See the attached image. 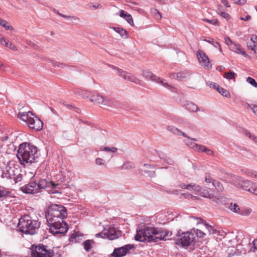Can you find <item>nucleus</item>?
<instances>
[{"label":"nucleus","mask_w":257,"mask_h":257,"mask_svg":"<svg viewBox=\"0 0 257 257\" xmlns=\"http://www.w3.org/2000/svg\"><path fill=\"white\" fill-rule=\"evenodd\" d=\"M244 133L246 137H247L250 140L253 141L255 143L257 144V136L254 134L250 133L247 130L244 131Z\"/></svg>","instance_id":"72a5a7b5"},{"label":"nucleus","mask_w":257,"mask_h":257,"mask_svg":"<svg viewBox=\"0 0 257 257\" xmlns=\"http://www.w3.org/2000/svg\"><path fill=\"white\" fill-rule=\"evenodd\" d=\"M57 14L58 15H59V16H60L61 17L65 18V19H66L67 20H78V18H76V17L75 16H67V15H64L62 14H61L59 12H57Z\"/></svg>","instance_id":"a19ab883"},{"label":"nucleus","mask_w":257,"mask_h":257,"mask_svg":"<svg viewBox=\"0 0 257 257\" xmlns=\"http://www.w3.org/2000/svg\"><path fill=\"white\" fill-rule=\"evenodd\" d=\"M145 172L147 173L151 177H154L156 176V172L155 171H145Z\"/></svg>","instance_id":"052dcab7"},{"label":"nucleus","mask_w":257,"mask_h":257,"mask_svg":"<svg viewBox=\"0 0 257 257\" xmlns=\"http://www.w3.org/2000/svg\"><path fill=\"white\" fill-rule=\"evenodd\" d=\"M202 20L204 22L209 23L213 25H218V22L216 19H212V20H209L208 19H203Z\"/></svg>","instance_id":"a18cd8bd"},{"label":"nucleus","mask_w":257,"mask_h":257,"mask_svg":"<svg viewBox=\"0 0 257 257\" xmlns=\"http://www.w3.org/2000/svg\"><path fill=\"white\" fill-rule=\"evenodd\" d=\"M215 180H214L209 174H206L205 181L207 183H211L213 184V182L215 181Z\"/></svg>","instance_id":"3c124183"},{"label":"nucleus","mask_w":257,"mask_h":257,"mask_svg":"<svg viewBox=\"0 0 257 257\" xmlns=\"http://www.w3.org/2000/svg\"><path fill=\"white\" fill-rule=\"evenodd\" d=\"M199 194L202 197L208 198L211 199L213 201L217 203L220 202V198L217 196L214 195L212 191L208 188H202L201 191L199 192Z\"/></svg>","instance_id":"a211bd4d"},{"label":"nucleus","mask_w":257,"mask_h":257,"mask_svg":"<svg viewBox=\"0 0 257 257\" xmlns=\"http://www.w3.org/2000/svg\"><path fill=\"white\" fill-rule=\"evenodd\" d=\"M229 208L230 210L234 212L237 213L238 214H241L239 211V207L236 203H230L229 206Z\"/></svg>","instance_id":"f704fd0d"},{"label":"nucleus","mask_w":257,"mask_h":257,"mask_svg":"<svg viewBox=\"0 0 257 257\" xmlns=\"http://www.w3.org/2000/svg\"><path fill=\"white\" fill-rule=\"evenodd\" d=\"M212 186L218 191L221 192L223 189L222 185L218 181L215 180L213 182Z\"/></svg>","instance_id":"c9c22d12"},{"label":"nucleus","mask_w":257,"mask_h":257,"mask_svg":"<svg viewBox=\"0 0 257 257\" xmlns=\"http://www.w3.org/2000/svg\"><path fill=\"white\" fill-rule=\"evenodd\" d=\"M0 25L5 28L6 30H13V27L6 21L0 18Z\"/></svg>","instance_id":"473e14b6"},{"label":"nucleus","mask_w":257,"mask_h":257,"mask_svg":"<svg viewBox=\"0 0 257 257\" xmlns=\"http://www.w3.org/2000/svg\"><path fill=\"white\" fill-rule=\"evenodd\" d=\"M119 16L124 18L131 26L134 25L133 20L130 14H128L127 13H125V12L123 10H120L119 11Z\"/></svg>","instance_id":"a878e982"},{"label":"nucleus","mask_w":257,"mask_h":257,"mask_svg":"<svg viewBox=\"0 0 257 257\" xmlns=\"http://www.w3.org/2000/svg\"><path fill=\"white\" fill-rule=\"evenodd\" d=\"M250 41H252V43L255 45V47L257 48V36H253L251 37Z\"/></svg>","instance_id":"bf43d9fd"},{"label":"nucleus","mask_w":257,"mask_h":257,"mask_svg":"<svg viewBox=\"0 0 257 257\" xmlns=\"http://www.w3.org/2000/svg\"><path fill=\"white\" fill-rule=\"evenodd\" d=\"M235 73L233 71L226 72L224 74V77L227 79L230 80L234 78Z\"/></svg>","instance_id":"79ce46f5"},{"label":"nucleus","mask_w":257,"mask_h":257,"mask_svg":"<svg viewBox=\"0 0 257 257\" xmlns=\"http://www.w3.org/2000/svg\"><path fill=\"white\" fill-rule=\"evenodd\" d=\"M156 228L145 227L143 229H137L135 236V239L139 241L153 242L154 233Z\"/></svg>","instance_id":"6e6552de"},{"label":"nucleus","mask_w":257,"mask_h":257,"mask_svg":"<svg viewBox=\"0 0 257 257\" xmlns=\"http://www.w3.org/2000/svg\"><path fill=\"white\" fill-rule=\"evenodd\" d=\"M94 243L92 240L88 239L83 242V244L84 249L86 251H89L92 248V245Z\"/></svg>","instance_id":"7c9ffc66"},{"label":"nucleus","mask_w":257,"mask_h":257,"mask_svg":"<svg viewBox=\"0 0 257 257\" xmlns=\"http://www.w3.org/2000/svg\"><path fill=\"white\" fill-rule=\"evenodd\" d=\"M167 129L175 135L182 136L185 138L189 139V137L185 133L174 126H168Z\"/></svg>","instance_id":"393cba45"},{"label":"nucleus","mask_w":257,"mask_h":257,"mask_svg":"<svg viewBox=\"0 0 257 257\" xmlns=\"http://www.w3.org/2000/svg\"><path fill=\"white\" fill-rule=\"evenodd\" d=\"M100 151L110 153V155L109 158H111L112 157V154L115 153L117 151V148L113 147H101L100 148Z\"/></svg>","instance_id":"cd10ccee"},{"label":"nucleus","mask_w":257,"mask_h":257,"mask_svg":"<svg viewBox=\"0 0 257 257\" xmlns=\"http://www.w3.org/2000/svg\"><path fill=\"white\" fill-rule=\"evenodd\" d=\"M152 12L155 14L156 18L157 19H161L162 16L160 13L157 9H153Z\"/></svg>","instance_id":"6e6d98bb"},{"label":"nucleus","mask_w":257,"mask_h":257,"mask_svg":"<svg viewBox=\"0 0 257 257\" xmlns=\"http://www.w3.org/2000/svg\"><path fill=\"white\" fill-rule=\"evenodd\" d=\"M220 15L222 17L225 18L226 20H228L230 18V16L226 13L222 12L220 14Z\"/></svg>","instance_id":"69168bd1"},{"label":"nucleus","mask_w":257,"mask_h":257,"mask_svg":"<svg viewBox=\"0 0 257 257\" xmlns=\"http://www.w3.org/2000/svg\"><path fill=\"white\" fill-rule=\"evenodd\" d=\"M170 77L171 78L178 79H180L183 77L182 73H171L169 75Z\"/></svg>","instance_id":"ea45409f"},{"label":"nucleus","mask_w":257,"mask_h":257,"mask_svg":"<svg viewBox=\"0 0 257 257\" xmlns=\"http://www.w3.org/2000/svg\"><path fill=\"white\" fill-rule=\"evenodd\" d=\"M255 171H254V170L247 169H242L241 170V172L243 174L247 175L248 177H252V178H253Z\"/></svg>","instance_id":"4c0bfd02"},{"label":"nucleus","mask_w":257,"mask_h":257,"mask_svg":"<svg viewBox=\"0 0 257 257\" xmlns=\"http://www.w3.org/2000/svg\"><path fill=\"white\" fill-rule=\"evenodd\" d=\"M247 47L248 48V49H250L251 50H254L255 47V45H254V44H253V43H252V41H251L249 42H248L247 43Z\"/></svg>","instance_id":"13d9d810"},{"label":"nucleus","mask_w":257,"mask_h":257,"mask_svg":"<svg viewBox=\"0 0 257 257\" xmlns=\"http://www.w3.org/2000/svg\"><path fill=\"white\" fill-rule=\"evenodd\" d=\"M169 233L167 230L156 228V231L154 233L153 242H158L162 240H166Z\"/></svg>","instance_id":"f3484780"},{"label":"nucleus","mask_w":257,"mask_h":257,"mask_svg":"<svg viewBox=\"0 0 257 257\" xmlns=\"http://www.w3.org/2000/svg\"><path fill=\"white\" fill-rule=\"evenodd\" d=\"M135 168V165L131 162L127 161L122 166L121 169L124 170H128Z\"/></svg>","instance_id":"e433bc0d"},{"label":"nucleus","mask_w":257,"mask_h":257,"mask_svg":"<svg viewBox=\"0 0 257 257\" xmlns=\"http://www.w3.org/2000/svg\"><path fill=\"white\" fill-rule=\"evenodd\" d=\"M104 229L105 236H103V238L114 240L118 238L121 235V231L117 230L114 227L110 226Z\"/></svg>","instance_id":"ddd939ff"},{"label":"nucleus","mask_w":257,"mask_h":257,"mask_svg":"<svg viewBox=\"0 0 257 257\" xmlns=\"http://www.w3.org/2000/svg\"><path fill=\"white\" fill-rule=\"evenodd\" d=\"M10 193L9 191L5 190L4 189L0 188V198L7 197L9 196Z\"/></svg>","instance_id":"09e8293b"},{"label":"nucleus","mask_w":257,"mask_h":257,"mask_svg":"<svg viewBox=\"0 0 257 257\" xmlns=\"http://www.w3.org/2000/svg\"><path fill=\"white\" fill-rule=\"evenodd\" d=\"M191 231L194 234H196L198 238H203L205 235H206V232H205V230L203 229L201 230L199 229H192Z\"/></svg>","instance_id":"c756f323"},{"label":"nucleus","mask_w":257,"mask_h":257,"mask_svg":"<svg viewBox=\"0 0 257 257\" xmlns=\"http://www.w3.org/2000/svg\"><path fill=\"white\" fill-rule=\"evenodd\" d=\"M37 184L40 191L42 189H46L49 194H61L62 185L55 183L45 179H41L37 182Z\"/></svg>","instance_id":"0eeeda50"},{"label":"nucleus","mask_w":257,"mask_h":257,"mask_svg":"<svg viewBox=\"0 0 257 257\" xmlns=\"http://www.w3.org/2000/svg\"><path fill=\"white\" fill-rule=\"evenodd\" d=\"M5 46L13 51L17 50V47L9 41H7V42L6 43V44H5Z\"/></svg>","instance_id":"c03bdc74"},{"label":"nucleus","mask_w":257,"mask_h":257,"mask_svg":"<svg viewBox=\"0 0 257 257\" xmlns=\"http://www.w3.org/2000/svg\"><path fill=\"white\" fill-rule=\"evenodd\" d=\"M7 40H6L2 36L0 37V43L3 45H5V44L7 42Z\"/></svg>","instance_id":"774afa93"},{"label":"nucleus","mask_w":257,"mask_h":257,"mask_svg":"<svg viewBox=\"0 0 257 257\" xmlns=\"http://www.w3.org/2000/svg\"><path fill=\"white\" fill-rule=\"evenodd\" d=\"M224 41L225 44L229 47V49L231 48L232 44L235 43L228 37H225L224 38Z\"/></svg>","instance_id":"49530a36"},{"label":"nucleus","mask_w":257,"mask_h":257,"mask_svg":"<svg viewBox=\"0 0 257 257\" xmlns=\"http://www.w3.org/2000/svg\"><path fill=\"white\" fill-rule=\"evenodd\" d=\"M196 55L200 64L205 69L209 70L211 68V65L208 57L202 50H198Z\"/></svg>","instance_id":"f8f14e48"},{"label":"nucleus","mask_w":257,"mask_h":257,"mask_svg":"<svg viewBox=\"0 0 257 257\" xmlns=\"http://www.w3.org/2000/svg\"><path fill=\"white\" fill-rule=\"evenodd\" d=\"M207 85L209 86L211 88H214L216 90H217L219 87V85L217 83L210 81L207 82Z\"/></svg>","instance_id":"603ef678"},{"label":"nucleus","mask_w":257,"mask_h":257,"mask_svg":"<svg viewBox=\"0 0 257 257\" xmlns=\"http://www.w3.org/2000/svg\"><path fill=\"white\" fill-rule=\"evenodd\" d=\"M182 105L188 111L192 112H195L200 110L199 107L195 103L190 101H183Z\"/></svg>","instance_id":"412c9836"},{"label":"nucleus","mask_w":257,"mask_h":257,"mask_svg":"<svg viewBox=\"0 0 257 257\" xmlns=\"http://www.w3.org/2000/svg\"><path fill=\"white\" fill-rule=\"evenodd\" d=\"M191 219H193L194 220H197V224H201L202 225V229H203L205 230V232H206V234H213L216 233V229H214L213 227L211 225H209L208 224L206 223V222H202V220L198 217H190Z\"/></svg>","instance_id":"aec40b11"},{"label":"nucleus","mask_w":257,"mask_h":257,"mask_svg":"<svg viewBox=\"0 0 257 257\" xmlns=\"http://www.w3.org/2000/svg\"><path fill=\"white\" fill-rule=\"evenodd\" d=\"M113 68L116 70L117 73L124 79L134 82L136 84H141V80L131 73L123 71L118 68L114 67Z\"/></svg>","instance_id":"2eb2a0df"},{"label":"nucleus","mask_w":257,"mask_h":257,"mask_svg":"<svg viewBox=\"0 0 257 257\" xmlns=\"http://www.w3.org/2000/svg\"><path fill=\"white\" fill-rule=\"evenodd\" d=\"M143 75L146 79L160 84L164 87H171V86L168 83L165 82L164 81L162 80L160 77H157L156 75L149 71H143Z\"/></svg>","instance_id":"4468645a"},{"label":"nucleus","mask_w":257,"mask_h":257,"mask_svg":"<svg viewBox=\"0 0 257 257\" xmlns=\"http://www.w3.org/2000/svg\"><path fill=\"white\" fill-rule=\"evenodd\" d=\"M18 117L25 122L28 126L36 131H40L42 129L43 123L42 121L30 111L27 112L20 111Z\"/></svg>","instance_id":"20e7f679"},{"label":"nucleus","mask_w":257,"mask_h":257,"mask_svg":"<svg viewBox=\"0 0 257 257\" xmlns=\"http://www.w3.org/2000/svg\"><path fill=\"white\" fill-rule=\"evenodd\" d=\"M230 50L234 51L236 53L242 55L243 56L246 57L247 55L246 52L243 50L241 45L238 43H234L232 44V47L230 49Z\"/></svg>","instance_id":"b1692460"},{"label":"nucleus","mask_w":257,"mask_h":257,"mask_svg":"<svg viewBox=\"0 0 257 257\" xmlns=\"http://www.w3.org/2000/svg\"><path fill=\"white\" fill-rule=\"evenodd\" d=\"M134 248V245L132 244H126L120 247L114 248L111 255L113 257H122L126 254V253L131 249Z\"/></svg>","instance_id":"dca6fc26"},{"label":"nucleus","mask_w":257,"mask_h":257,"mask_svg":"<svg viewBox=\"0 0 257 257\" xmlns=\"http://www.w3.org/2000/svg\"><path fill=\"white\" fill-rule=\"evenodd\" d=\"M144 166L146 167L147 168H151V169H155L156 167V165L155 164H144Z\"/></svg>","instance_id":"0e129e2a"},{"label":"nucleus","mask_w":257,"mask_h":257,"mask_svg":"<svg viewBox=\"0 0 257 257\" xmlns=\"http://www.w3.org/2000/svg\"><path fill=\"white\" fill-rule=\"evenodd\" d=\"M189 139L187 138L188 140L184 141V142L186 145L189 146L190 148H191V146H192L190 144L191 143H194L193 142H191V141H197V139H191L190 137H189Z\"/></svg>","instance_id":"5fc2aeb1"},{"label":"nucleus","mask_w":257,"mask_h":257,"mask_svg":"<svg viewBox=\"0 0 257 257\" xmlns=\"http://www.w3.org/2000/svg\"><path fill=\"white\" fill-rule=\"evenodd\" d=\"M80 96L83 98H89L91 102L98 104H104L105 98L96 92L82 91L80 92Z\"/></svg>","instance_id":"9b49d317"},{"label":"nucleus","mask_w":257,"mask_h":257,"mask_svg":"<svg viewBox=\"0 0 257 257\" xmlns=\"http://www.w3.org/2000/svg\"><path fill=\"white\" fill-rule=\"evenodd\" d=\"M247 106L252 110L253 112L257 116V105L253 104H248Z\"/></svg>","instance_id":"de8ad7c7"},{"label":"nucleus","mask_w":257,"mask_h":257,"mask_svg":"<svg viewBox=\"0 0 257 257\" xmlns=\"http://www.w3.org/2000/svg\"><path fill=\"white\" fill-rule=\"evenodd\" d=\"M246 81L253 87L257 88V82L253 78L248 77L246 79Z\"/></svg>","instance_id":"37998d69"},{"label":"nucleus","mask_w":257,"mask_h":257,"mask_svg":"<svg viewBox=\"0 0 257 257\" xmlns=\"http://www.w3.org/2000/svg\"><path fill=\"white\" fill-rule=\"evenodd\" d=\"M252 247L254 250H257V239H254L253 241Z\"/></svg>","instance_id":"338daca9"},{"label":"nucleus","mask_w":257,"mask_h":257,"mask_svg":"<svg viewBox=\"0 0 257 257\" xmlns=\"http://www.w3.org/2000/svg\"><path fill=\"white\" fill-rule=\"evenodd\" d=\"M220 94L225 97H229L230 96V93L227 90L224 89L222 87H220L219 86L216 90Z\"/></svg>","instance_id":"2f4dec72"},{"label":"nucleus","mask_w":257,"mask_h":257,"mask_svg":"<svg viewBox=\"0 0 257 257\" xmlns=\"http://www.w3.org/2000/svg\"><path fill=\"white\" fill-rule=\"evenodd\" d=\"M180 187L183 189H186L189 191H194L196 193H199V192L201 191V187L199 185H197L195 184H181L180 185Z\"/></svg>","instance_id":"4be33fe9"},{"label":"nucleus","mask_w":257,"mask_h":257,"mask_svg":"<svg viewBox=\"0 0 257 257\" xmlns=\"http://www.w3.org/2000/svg\"><path fill=\"white\" fill-rule=\"evenodd\" d=\"M47 246L43 245H37L32 247V257H52L53 251L50 249H47Z\"/></svg>","instance_id":"9d476101"},{"label":"nucleus","mask_w":257,"mask_h":257,"mask_svg":"<svg viewBox=\"0 0 257 257\" xmlns=\"http://www.w3.org/2000/svg\"><path fill=\"white\" fill-rule=\"evenodd\" d=\"M103 105L114 108L121 107L120 103L118 100L114 99L105 98Z\"/></svg>","instance_id":"5701e85b"},{"label":"nucleus","mask_w":257,"mask_h":257,"mask_svg":"<svg viewBox=\"0 0 257 257\" xmlns=\"http://www.w3.org/2000/svg\"><path fill=\"white\" fill-rule=\"evenodd\" d=\"M89 7L93 10H96V9L101 8V6L97 3H91L89 4Z\"/></svg>","instance_id":"8fccbe9b"},{"label":"nucleus","mask_w":257,"mask_h":257,"mask_svg":"<svg viewBox=\"0 0 257 257\" xmlns=\"http://www.w3.org/2000/svg\"><path fill=\"white\" fill-rule=\"evenodd\" d=\"M231 181L235 185H238L243 190L257 196V183L248 180H242V178L238 176L232 177Z\"/></svg>","instance_id":"423d86ee"},{"label":"nucleus","mask_w":257,"mask_h":257,"mask_svg":"<svg viewBox=\"0 0 257 257\" xmlns=\"http://www.w3.org/2000/svg\"><path fill=\"white\" fill-rule=\"evenodd\" d=\"M176 235L177 244L184 247L189 246L195 239L194 234L191 231L183 232L180 230L177 232Z\"/></svg>","instance_id":"1a4fd4ad"},{"label":"nucleus","mask_w":257,"mask_h":257,"mask_svg":"<svg viewBox=\"0 0 257 257\" xmlns=\"http://www.w3.org/2000/svg\"><path fill=\"white\" fill-rule=\"evenodd\" d=\"M38 186L37 181H31L29 184L25 185L23 189V191L24 193L27 194L37 193L40 192Z\"/></svg>","instance_id":"6ab92c4d"},{"label":"nucleus","mask_w":257,"mask_h":257,"mask_svg":"<svg viewBox=\"0 0 257 257\" xmlns=\"http://www.w3.org/2000/svg\"><path fill=\"white\" fill-rule=\"evenodd\" d=\"M38 148L29 143H24L19 146L17 157L23 165L31 164L38 157Z\"/></svg>","instance_id":"f03ea898"},{"label":"nucleus","mask_w":257,"mask_h":257,"mask_svg":"<svg viewBox=\"0 0 257 257\" xmlns=\"http://www.w3.org/2000/svg\"><path fill=\"white\" fill-rule=\"evenodd\" d=\"M95 163L98 165H104L105 161L101 158H97L95 160Z\"/></svg>","instance_id":"864d4df0"},{"label":"nucleus","mask_w":257,"mask_h":257,"mask_svg":"<svg viewBox=\"0 0 257 257\" xmlns=\"http://www.w3.org/2000/svg\"><path fill=\"white\" fill-rule=\"evenodd\" d=\"M40 226V222L33 219L29 215H25L19 219L18 227L21 232L29 234H34Z\"/></svg>","instance_id":"7ed1b4c3"},{"label":"nucleus","mask_w":257,"mask_h":257,"mask_svg":"<svg viewBox=\"0 0 257 257\" xmlns=\"http://www.w3.org/2000/svg\"><path fill=\"white\" fill-rule=\"evenodd\" d=\"M113 30L119 34L120 37L123 39H126L128 37L127 32L126 30L120 27H113Z\"/></svg>","instance_id":"bb28decb"},{"label":"nucleus","mask_w":257,"mask_h":257,"mask_svg":"<svg viewBox=\"0 0 257 257\" xmlns=\"http://www.w3.org/2000/svg\"><path fill=\"white\" fill-rule=\"evenodd\" d=\"M204 152L209 155L214 156V152L210 149H208L207 148H206Z\"/></svg>","instance_id":"e2e57ef3"},{"label":"nucleus","mask_w":257,"mask_h":257,"mask_svg":"<svg viewBox=\"0 0 257 257\" xmlns=\"http://www.w3.org/2000/svg\"><path fill=\"white\" fill-rule=\"evenodd\" d=\"M51 62L53 64V65L55 67H59V68H63L64 66V64H62V63H59V62H55V61H52V60H51Z\"/></svg>","instance_id":"4d7b16f0"},{"label":"nucleus","mask_w":257,"mask_h":257,"mask_svg":"<svg viewBox=\"0 0 257 257\" xmlns=\"http://www.w3.org/2000/svg\"><path fill=\"white\" fill-rule=\"evenodd\" d=\"M95 236L97 237H100L103 238V236H105V233L104 232V229L101 232H99V233H98L96 234Z\"/></svg>","instance_id":"680f3d73"},{"label":"nucleus","mask_w":257,"mask_h":257,"mask_svg":"<svg viewBox=\"0 0 257 257\" xmlns=\"http://www.w3.org/2000/svg\"><path fill=\"white\" fill-rule=\"evenodd\" d=\"M3 178L13 179L15 183L22 180V175L20 173V169L14 162H9L3 171L2 175Z\"/></svg>","instance_id":"39448f33"},{"label":"nucleus","mask_w":257,"mask_h":257,"mask_svg":"<svg viewBox=\"0 0 257 257\" xmlns=\"http://www.w3.org/2000/svg\"><path fill=\"white\" fill-rule=\"evenodd\" d=\"M67 214V210L63 206L54 204L49 208L45 217L52 233L63 234L67 232L68 226L63 220Z\"/></svg>","instance_id":"f257e3e1"},{"label":"nucleus","mask_w":257,"mask_h":257,"mask_svg":"<svg viewBox=\"0 0 257 257\" xmlns=\"http://www.w3.org/2000/svg\"><path fill=\"white\" fill-rule=\"evenodd\" d=\"M205 41L206 42H207L208 43L213 45L215 48L218 47L220 51V52L221 51V46L220 45V44H219V43L218 42H214V40L212 39H209L208 40H205Z\"/></svg>","instance_id":"58836bf2"},{"label":"nucleus","mask_w":257,"mask_h":257,"mask_svg":"<svg viewBox=\"0 0 257 257\" xmlns=\"http://www.w3.org/2000/svg\"><path fill=\"white\" fill-rule=\"evenodd\" d=\"M191 148H192L195 151L198 152H204L206 147L204 146L198 145L195 143H191Z\"/></svg>","instance_id":"c85d7f7f"}]
</instances>
